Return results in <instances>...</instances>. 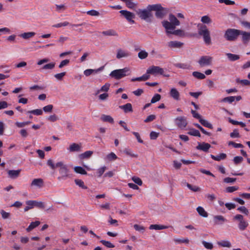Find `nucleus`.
<instances>
[{"mask_svg":"<svg viewBox=\"0 0 250 250\" xmlns=\"http://www.w3.org/2000/svg\"><path fill=\"white\" fill-rule=\"evenodd\" d=\"M240 33V30L229 28L225 31L224 37L227 41L232 42L237 40Z\"/></svg>","mask_w":250,"mask_h":250,"instance_id":"20e7f679","label":"nucleus"},{"mask_svg":"<svg viewBox=\"0 0 250 250\" xmlns=\"http://www.w3.org/2000/svg\"><path fill=\"white\" fill-rule=\"evenodd\" d=\"M201 21L206 24H209L212 22L211 19L208 16H204L201 18Z\"/></svg>","mask_w":250,"mask_h":250,"instance_id":"49530a36","label":"nucleus"},{"mask_svg":"<svg viewBox=\"0 0 250 250\" xmlns=\"http://www.w3.org/2000/svg\"><path fill=\"white\" fill-rule=\"evenodd\" d=\"M240 35L241 36V41L244 44H248L250 42V32L240 30Z\"/></svg>","mask_w":250,"mask_h":250,"instance_id":"4468645a","label":"nucleus"},{"mask_svg":"<svg viewBox=\"0 0 250 250\" xmlns=\"http://www.w3.org/2000/svg\"><path fill=\"white\" fill-rule=\"evenodd\" d=\"M119 108L123 109L125 113L131 112L133 111L132 105L130 103H127L123 105H120Z\"/></svg>","mask_w":250,"mask_h":250,"instance_id":"393cba45","label":"nucleus"},{"mask_svg":"<svg viewBox=\"0 0 250 250\" xmlns=\"http://www.w3.org/2000/svg\"><path fill=\"white\" fill-rule=\"evenodd\" d=\"M100 119L104 122H107L110 124L114 123V119L110 115L103 114L101 115Z\"/></svg>","mask_w":250,"mask_h":250,"instance_id":"5701e85b","label":"nucleus"},{"mask_svg":"<svg viewBox=\"0 0 250 250\" xmlns=\"http://www.w3.org/2000/svg\"><path fill=\"white\" fill-rule=\"evenodd\" d=\"M92 151H86L79 155V157L81 159L90 158L93 154Z\"/></svg>","mask_w":250,"mask_h":250,"instance_id":"2f4dec72","label":"nucleus"},{"mask_svg":"<svg viewBox=\"0 0 250 250\" xmlns=\"http://www.w3.org/2000/svg\"><path fill=\"white\" fill-rule=\"evenodd\" d=\"M121 14L124 16L129 22L134 23V21L133 20L135 18V15L127 10H121L120 11Z\"/></svg>","mask_w":250,"mask_h":250,"instance_id":"9b49d317","label":"nucleus"},{"mask_svg":"<svg viewBox=\"0 0 250 250\" xmlns=\"http://www.w3.org/2000/svg\"><path fill=\"white\" fill-rule=\"evenodd\" d=\"M86 13L91 16H99L100 15V13L95 10L88 11Z\"/></svg>","mask_w":250,"mask_h":250,"instance_id":"e2e57ef3","label":"nucleus"},{"mask_svg":"<svg viewBox=\"0 0 250 250\" xmlns=\"http://www.w3.org/2000/svg\"><path fill=\"white\" fill-rule=\"evenodd\" d=\"M136 13L140 18L147 22H150L153 17L152 12L148 7L146 9H139L136 11Z\"/></svg>","mask_w":250,"mask_h":250,"instance_id":"39448f33","label":"nucleus"},{"mask_svg":"<svg viewBox=\"0 0 250 250\" xmlns=\"http://www.w3.org/2000/svg\"><path fill=\"white\" fill-rule=\"evenodd\" d=\"M82 145L81 143H72L67 148L69 152H80L82 150Z\"/></svg>","mask_w":250,"mask_h":250,"instance_id":"ddd939ff","label":"nucleus"},{"mask_svg":"<svg viewBox=\"0 0 250 250\" xmlns=\"http://www.w3.org/2000/svg\"><path fill=\"white\" fill-rule=\"evenodd\" d=\"M202 244L207 249L211 250L213 248V244L211 243L203 241L202 242Z\"/></svg>","mask_w":250,"mask_h":250,"instance_id":"052dcab7","label":"nucleus"},{"mask_svg":"<svg viewBox=\"0 0 250 250\" xmlns=\"http://www.w3.org/2000/svg\"><path fill=\"white\" fill-rule=\"evenodd\" d=\"M110 84L108 83H106L100 89L99 92H107L109 88Z\"/></svg>","mask_w":250,"mask_h":250,"instance_id":"338daca9","label":"nucleus"},{"mask_svg":"<svg viewBox=\"0 0 250 250\" xmlns=\"http://www.w3.org/2000/svg\"><path fill=\"white\" fill-rule=\"evenodd\" d=\"M130 73V69L128 67H125L123 69H116L112 71L109 74L110 76L116 80H119L126 76L129 75Z\"/></svg>","mask_w":250,"mask_h":250,"instance_id":"7ed1b4c3","label":"nucleus"},{"mask_svg":"<svg viewBox=\"0 0 250 250\" xmlns=\"http://www.w3.org/2000/svg\"><path fill=\"white\" fill-rule=\"evenodd\" d=\"M66 72H63L60 73L56 74L54 75V77L58 80H62L63 77L65 75Z\"/></svg>","mask_w":250,"mask_h":250,"instance_id":"680f3d73","label":"nucleus"},{"mask_svg":"<svg viewBox=\"0 0 250 250\" xmlns=\"http://www.w3.org/2000/svg\"><path fill=\"white\" fill-rule=\"evenodd\" d=\"M125 3L126 6L129 9H134L137 6V3L134 2L133 0H121Z\"/></svg>","mask_w":250,"mask_h":250,"instance_id":"412c9836","label":"nucleus"},{"mask_svg":"<svg viewBox=\"0 0 250 250\" xmlns=\"http://www.w3.org/2000/svg\"><path fill=\"white\" fill-rule=\"evenodd\" d=\"M147 72L149 75L150 74L157 75L158 74L162 75L164 73V69L158 66H151L147 69Z\"/></svg>","mask_w":250,"mask_h":250,"instance_id":"9d476101","label":"nucleus"},{"mask_svg":"<svg viewBox=\"0 0 250 250\" xmlns=\"http://www.w3.org/2000/svg\"><path fill=\"white\" fill-rule=\"evenodd\" d=\"M75 183L76 185L79 186V187L83 189H87V187L85 186L84 183L83 181L80 179H75L74 180Z\"/></svg>","mask_w":250,"mask_h":250,"instance_id":"e433bc0d","label":"nucleus"},{"mask_svg":"<svg viewBox=\"0 0 250 250\" xmlns=\"http://www.w3.org/2000/svg\"><path fill=\"white\" fill-rule=\"evenodd\" d=\"M214 220L216 224H222L227 221V220L222 215L215 216Z\"/></svg>","mask_w":250,"mask_h":250,"instance_id":"c85d7f7f","label":"nucleus"},{"mask_svg":"<svg viewBox=\"0 0 250 250\" xmlns=\"http://www.w3.org/2000/svg\"><path fill=\"white\" fill-rule=\"evenodd\" d=\"M134 229L138 231L143 232L145 230V228L143 226L135 224L133 226Z\"/></svg>","mask_w":250,"mask_h":250,"instance_id":"6e6d98bb","label":"nucleus"},{"mask_svg":"<svg viewBox=\"0 0 250 250\" xmlns=\"http://www.w3.org/2000/svg\"><path fill=\"white\" fill-rule=\"evenodd\" d=\"M147 7L151 12L152 10L157 12L163 8L160 4L149 5Z\"/></svg>","mask_w":250,"mask_h":250,"instance_id":"c9c22d12","label":"nucleus"},{"mask_svg":"<svg viewBox=\"0 0 250 250\" xmlns=\"http://www.w3.org/2000/svg\"><path fill=\"white\" fill-rule=\"evenodd\" d=\"M106 158L109 161L115 160L117 159V156L113 152H110L106 156Z\"/></svg>","mask_w":250,"mask_h":250,"instance_id":"4d7b16f0","label":"nucleus"},{"mask_svg":"<svg viewBox=\"0 0 250 250\" xmlns=\"http://www.w3.org/2000/svg\"><path fill=\"white\" fill-rule=\"evenodd\" d=\"M211 147L210 144L207 143H198L196 148L198 150H202L204 152H208L209 148Z\"/></svg>","mask_w":250,"mask_h":250,"instance_id":"f3484780","label":"nucleus"},{"mask_svg":"<svg viewBox=\"0 0 250 250\" xmlns=\"http://www.w3.org/2000/svg\"><path fill=\"white\" fill-rule=\"evenodd\" d=\"M40 224V222L36 221L35 222H32L28 227L26 229V231L29 232L32 230L33 229L38 227Z\"/></svg>","mask_w":250,"mask_h":250,"instance_id":"f704fd0d","label":"nucleus"},{"mask_svg":"<svg viewBox=\"0 0 250 250\" xmlns=\"http://www.w3.org/2000/svg\"><path fill=\"white\" fill-rule=\"evenodd\" d=\"M43 185V180L41 178L34 179L31 182V187L42 188Z\"/></svg>","mask_w":250,"mask_h":250,"instance_id":"a211bd4d","label":"nucleus"},{"mask_svg":"<svg viewBox=\"0 0 250 250\" xmlns=\"http://www.w3.org/2000/svg\"><path fill=\"white\" fill-rule=\"evenodd\" d=\"M174 121L177 126L180 128H185L187 125L186 119L184 117H178L175 119Z\"/></svg>","mask_w":250,"mask_h":250,"instance_id":"f8f14e48","label":"nucleus"},{"mask_svg":"<svg viewBox=\"0 0 250 250\" xmlns=\"http://www.w3.org/2000/svg\"><path fill=\"white\" fill-rule=\"evenodd\" d=\"M56 11L58 12H62L66 10V6L65 4H56Z\"/></svg>","mask_w":250,"mask_h":250,"instance_id":"a19ab883","label":"nucleus"},{"mask_svg":"<svg viewBox=\"0 0 250 250\" xmlns=\"http://www.w3.org/2000/svg\"><path fill=\"white\" fill-rule=\"evenodd\" d=\"M168 228L167 226L164 225H160L157 224L151 225L149 226L150 229H155V230H161L167 229Z\"/></svg>","mask_w":250,"mask_h":250,"instance_id":"cd10ccee","label":"nucleus"},{"mask_svg":"<svg viewBox=\"0 0 250 250\" xmlns=\"http://www.w3.org/2000/svg\"><path fill=\"white\" fill-rule=\"evenodd\" d=\"M165 15V13L164 11V8L158 10V11L156 12L155 13V16L157 18L159 19H162Z\"/></svg>","mask_w":250,"mask_h":250,"instance_id":"3c124183","label":"nucleus"},{"mask_svg":"<svg viewBox=\"0 0 250 250\" xmlns=\"http://www.w3.org/2000/svg\"><path fill=\"white\" fill-rule=\"evenodd\" d=\"M102 34L104 36H115L117 37L118 34L117 32L113 29H109L106 31H104L102 32Z\"/></svg>","mask_w":250,"mask_h":250,"instance_id":"4be33fe9","label":"nucleus"},{"mask_svg":"<svg viewBox=\"0 0 250 250\" xmlns=\"http://www.w3.org/2000/svg\"><path fill=\"white\" fill-rule=\"evenodd\" d=\"M192 75L198 79H204L206 78L205 75L200 72L194 71L192 73Z\"/></svg>","mask_w":250,"mask_h":250,"instance_id":"4c0bfd02","label":"nucleus"},{"mask_svg":"<svg viewBox=\"0 0 250 250\" xmlns=\"http://www.w3.org/2000/svg\"><path fill=\"white\" fill-rule=\"evenodd\" d=\"M47 120L50 122H56L57 120H58L59 118L57 117V116L56 114H53L52 115H50L47 118Z\"/></svg>","mask_w":250,"mask_h":250,"instance_id":"bf43d9fd","label":"nucleus"},{"mask_svg":"<svg viewBox=\"0 0 250 250\" xmlns=\"http://www.w3.org/2000/svg\"><path fill=\"white\" fill-rule=\"evenodd\" d=\"M183 45V43L176 41H171L167 42V47L171 49L180 48Z\"/></svg>","mask_w":250,"mask_h":250,"instance_id":"2eb2a0df","label":"nucleus"},{"mask_svg":"<svg viewBox=\"0 0 250 250\" xmlns=\"http://www.w3.org/2000/svg\"><path fill=\"white\" fill-rule=\"evenodd\" d=\"M27 206L24 208L25 212L33 208L34 207H37L41 209L45 208L44 203L41 201H37L36 200H28L25 202Z\"/></svg>","mask_w":250,"mask_h":250,"instance_id":"0eeeda50","label":"nucleus"},{"mask_svg":"<svg viewBox=\"0 0 250 250\" xmlns=\"http://www.w3.org/2000/svg\"><path fill=\"white\" fill-rule=\"evenodd\" d=\"M47 165L50 167L52 169L54 170L56 168L58 167L57 166V163L55 164L51 159H49L47 161Z\"/></svg>","mask_w":250,"mask_h":250,"instance_id":"5fc2aeb1","label":"nucleus"},{"mask_svg":"<svg viewBox=\"0 0 250 250\" xmlns=\"http://www.w3.org/2000/svg\"><path fill=\"white\" fill-rule=\"evenodd\" d=\"M169 94L175 100L179 101L180 100V93L176 88H171L170 90Z\"/></svg>","mask_w":250,"mask_h":250,"instance_id":"aec40b11","label":"nucleus"},{"mask_svg":"<svg viewBox=\"0 0 250 250\" xmlns=\"http://www.w3.org/2000/svg\"><path fill=\"white\" fill-rule=\"evenodd\" d=\"M148 55V53L145 50H141L138 53V57L142 60L146 58Z\"/></svg>","mask_w":250,"mask_h":250,"instance_id":"a18cd8bd","label":"nucleus"},{"mask_svg":"<svg viewBox=\"0 0 250 250\" xmlns=\"http://www.w3.org/2000/svg\"><path fill=\"white\" fill-rule=\"evenodd\" d=\"M240 23L245 28L250 29V22L246 21H240Z\"/></svg>","mask_w":250,"mask_h":250,"instance_id":"774afa93","label":"nucleus"},{"mask_svg":"<svg viewBox=\"0 0 250 250\" xmlns=\"http://www.w3.org/2000/svg\"><path fill=\"white\" fill-rule=\"evenodd\" d=\"M167 34H173L177 36H183L184 35V31L181 29L170 30V32H166Z\"/></svg>","mask_w":250,"mask_h":250,"instance_id":"7c9ffc66","label":"nucleus"},{"mask_svg":"<svg viewBox=\"0 0 250 250\" xmlns=\"http://www.w3.org/2000/svg\"><path fill=\"white\" fill-rule=\"evenodd\" d=\"M218 244L221 247L227 248H230L231 246V243L228 241L219 242H218Z\"/></svg>","mask_w":250,"mask_h":250,"instance_id":"de8ad7c7","label":"nucleus"},{"mask_svg":"<svg viewBox=\"0 0 250 250\" xmlns=\"http://www.w3.org/2000/svg\"><path fill=\"white\" fill-rule=\"evenodd\" d=\"M57 166L59 168V173L61 175L58 179L64 180L69 177L68 169L63 162L60 161L57 163Z\"/></svg>","mask_w":250,"mask_h":250,"instance_id":"423d86ee","label":"nucleus"},{"mask_svg":"<svg viewBox=\"0 0 250 250\" xmlns=\"http://www.w3.org/2000/svg\"><path fill=\"white\" fill-rule=\"evenodd\" d=\"M226 55L229 59L231 61H236L239 59V56L237 55L233 54L231 53H227Z\"/></svg>","mask_w":250,"mask_h":250,"instance_id":"c03bdc74","label":"nucleus"},{"mask_svg":"<svg viewBox=\"0 0 250 250\" xmlns=\"http://www.w3.org/2000/svg\"><path fill=\"white\" fill-rule=\"evenodd\" d=\"M213 58L209 56H203L199 59L198 62L201 67L210 65L212 64Z\"/></svg>","mask_w":250,"mask_h":250,"instance_id":"1a4fd4ad","label":"nucleus"},{"mask_svg":"<svg viewBox=\"0 0 250 250\" xmlns=\"http://www.w3.org/2000/svg\"><path fill=\"white\" fill-rule=\"evenodd\" d=\"M161 99V95L159 94H155L154 97L151 99V103L153 104L158 102Z\"/></svg>","mask_w":250,"mask_h":250,"instance_id":"0e129e2a","label":"nucleus"},{"mask_svg":"<svg viewBox=\"0 0 250 250\" xmlns=\"http://www.w3.org/2000/svg\"><path fill=\"white\" fill-rule=\"evenodd\" d=\"M150 78V75H148L147 72H146V74H144L142 76L140 77H137L136 78H133L131 79L132 82L134 81H145L148 80Z\"/></svg>","mask_w":250,"mask_h":250,"instance_id":"a878e982","label":"nucleus"},{"mask_svg":"<svg viewBox=\"0 0 250 250\" xmlns=\"http://www.w3.org/2000/svg\"><path fill=\"white\" fill-rule=\"evenodd\" d=\"M123 151L125 155L129 156L132 158L138 157V154L133 153L130 149L125 148Z\"/></svg>","mask_w":250,"mask_h":250,"instance_id":"473e14b6","label":"nucleus"},{"mask_svg":"<svg viewBox=\"0 0 250 250\" xmlns=\"http://www.w3.org/2000/svg\"><path fill=\"white\" fill-rule=\"evenodd\" d=\"M198 27V34L203 37L206 44L210 45L211 43V40L209 30L205 25H199Z\"/></svg>","mask_w":250,"mask_h":250,"instance_id":"f03ea898","label":"nucleus"},{"mask_svg":"<svg viewBox=\"0 0 250 250\" xmlns=\"http://www.w3.org/2000/svg\"><path fill=\"white\" fill-rule=\"evenodd\" d=\"M185 186H186L189 189H190L191 190L197 192L200 190V188L195 186H192L188 183H185L184 184Z\"/></svg>","mask_w":250,"mask_h":250,"instance_id":"ea45409f","label":"nucleus"},{"mask_svg":"<svg viewBox=\"0 0 250 250\" xmlns=\"http://www.w3.org/2000/svg\"><path fill=\"white\" fill-rule=\"evenodd\" d=\"M188 134L190 135L194 136H198V137L201 136L199 131L195 129H190V130L188 132Z\"/></svg>","mask_w":250,"mask_h":250,"instance_id":"864d4df0","label":"nucleus"},{"mask_svg":"<svg viewBox=\"0 0 250 250\" xmlns=\"http://www.w3.org/2000/svg\"><path fill=\"white\" fill-rule=\"evenodd\" d=\"M53 108V106L52 104H48L43 107V110L45 112L50 113L52 112Z\"/></svg>","mask_w":250,"mask_h":250,"instance_id":"13d9d810","label":"nucleus"},{"mask_svg":"<svg viewBox=\"0 0 250 250\" xmlns=\"http://www.w3.org/2000/svg\"><path fill=\"white\" fill-rule=\"evenodd\" d=\"M130 54L127 51L125 50H123L122 49H118L117 50L116 58L118 59H120L123 58H127L130 56Z\"/></svg>","mask_w":250,"mask_h":250,"instance_id":"dca6fc26","label":"nucleus"},{"mask_svg":"<svg viewBox=\"0 0 250 250\" xmlns=\"http://www.w3.org/2000/svg\"><path fill=\"white\" fill-rule=\"evenodd\" d=\"M238 187L236 186L228 187L226 188V191L227 192L231 193L238 190Z\"/></svg>","mask_w":250,"mask_h":250,"instance_id":"69168bd1","label":"nucleus"},{"mask_svg":"<svg viewBox=\"0 0 250 250\" xmlns=\"http://www.w3.org/2000/svg\"><path fill=\"white\" fill-rule=\"evenodd\" d=\"M36 33L34 32H24L20 35V36L24 40H29L33 38Z\"/></svg>","mask_w":250,"mask_h":250,"instance_id":"b1692460","label":"nucleus"},{"mask_svg":"<svg viewBox=\"0 0 250 250\" xmlns=\"http://www.w3.org/2000/svg\"><path fill=\"white\" fill-rule=\"evenodd\" d=\"M74 170L75 172L83 175L87 174L86 171L81 167H75L74 168Z\"/></svg>","mask_w":250,"mask_h":250,"instance_id":"58836bf2","label":"nucleus"},{"mask_svg":"<svg viewBox=\"0 0 250 250\" xmlns=\"http://www.w3.org/2000/svg\"><path fill=\"white\" fill-rule=\"evenodd\" d=\"M21 171V169L9 170H8L7 173L9 178L11 179H15L19 177Z\"/></svg>","mask_w":250,"mask_h":250,"instance_id":"6ab92c4d","label":"nucleus"},{"mask_svg":"<svg viewBox=\"0 0 250 250\" xmlns=\"http://www.w3.org/2000/svg\"><path fill=\"white\" fill-rule=\"evenodd\" d=\"M102 70L101 68L97 69H88L84 71L83 73L86 76H89L93 74H96L100 71Z\"/></svg>","mask_w":250,"mask_h":250,"instance_id":"bb28decb","label":"nucleus"},{"mask_svg":"<svg viewBox=\"0 0 250 250\" xmlns=\"http://www.w3.org/2000/svg\"><path fill=\"white\" fill-rule=\"evenodd\" d=\"M199 214L202 217H207L208 216V213L205 211L204 208L202 207H198L196 209Z\"/></svg>","mask_w":250,"mask_h":250,"instance_id":"72a5a7b5","label":"nucleus"},{"mask_svg":"<svg viewBox=\"0 0 250 250\" xmlns=\"http://www.w3.org/2000/svg\"><path fill=\"white\" fill-rule=\"evenodd\" d=\"M100 242L107 248H113L115 247V246L109 241L102 240L100 241Z\"/></svg>","mask_w":250,"mask_h":250,"instance_id":"603ef678","label":"nucleus"},{"mask_svg":"<svg viewBox=\"0 0 250 250\" xmlns=\"http://www.w3.org/2000/svg\"><path fill=\"white\" fill-rule=\"evenodd\" d=\"M168 19L169 21L164 20L162 21V24L166 30V32H170V30H174L176 26L180 24L179 21L173 14L169 15Z\"/></svg>","mask_w":250,"mask_h":250,"instance_id":"f257e3e1","label":"nucleus"},{"mask_svg":"<svg viewBox=\"0 0 250 250\" xmlns=\"http://www.w3.org/2000/svg\"><path fill=\"white\" fill-rule=\"evenodd\" d=\"M210 157L213 160L217 161H219L221 160H224V159H226L227 155L225 153H222L217 156H214L213 155H211Z\"/></svg>","mask_w":250,"mask_h":250,"instance_id":"c756f323","label":"nucleus"},{"mask_svg":"<svg viewBox=\"0 0 250 250\" xmlns=\"http://www.w3.org/2000/svg\"><path fill=\"white\" fill-rule=\"evenodd\" d=\"M28 113H31L36 115H42L43 114V111L41 109H36L27 111Z\"/></svg>","mask_w":250,"mask_h":250,"instance_id":"09e8293b","label":"nucleus"},{"mask_svg":"<svg viewBox=\"0 0 250 250\" xmlns=\"http://www.w3.org/2000/svg\"><path fill=\"white\" fill-rule=\"evenodd\" d=\"M55 65V63L54 62H52L43 65L42 67V69L43 70L53 69L54 68Z\"/></svg>","mask_w":250,"mask_h":250,"instance_id":"8fccbe9b","label":"nucleus"},{"mask_svg":"<svg viewBox=\"0 0 250 250\" xmlns=\"http://www.w3.org/2000/svg\"><path fill=\"white\" fill-rule=\"evenodd\" d=\"M174 241L175 243L177 244L180 243H185L188 244L189 242V240L188 238H184V239H179V238H175L174 239Z\"/></svg>","mask_w":250,"mask_h":250,"instance_id":"79ce46f5","label":"nucleus"},{"mask_svg":"<svg viewBox=\"0 0 250 250\" xmlns=\"http://www.w3.org/2000/svg\"><path fill=\"white\" fill-rule=\"evenodd\" d=\"M233 219L239 221L238 228L241 230H245L249 225V223L244 220L243 216L241 214L235 215Z\"/></svg>","mask_w":250,"mask_h":250,"instance_id":"6e6552de","label":"nucleus"},{"mask_svg":"<svg viewBox=\"0 0 250 250\" xmlns=\"http://www.w3.org/2000/svg\"><path fill=\"white\" fill-rule=\"evenodd\" d=\"M199 122L203 125L205 127H208L211 129L213 128L212 125L206 120L201 118L199 120Z\"/></svg>","mask_w":250,"mask_h":250,"instance_id":"37998d69","label":"nucleus"}]
</instances>
